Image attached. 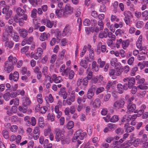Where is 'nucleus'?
I'll return each instance as SVG.
<instances>
[{
	"label": "nucleus",
	"instance_id": "2f4dec72",
	"mask_svg": "<svg viewBox=\"0 0 148 148\" xmlns=\"http://www.w3.org/2000/svg\"><path fill=\"white\" fill-rule=\"evenodd\" d=\"M10 93L9 92L6 93L3 96L4 99L6 101L9 100L10 99Z\"/></svg>",
	"mask_w": 148,
	"mask_h": 148
},
{
	"label": "nucleus",
	"instance_id": "c85d7f7f",
	"mask_svg": "<svg viewBox=\"0 0 148 148\" xmlns=\"http://www.w3.org/2000/svg\"><path fill=\"white\" fill-rule=\"evenodd\" d=\"M78 139V138L75 135V134H74V136L72 139V141L73 142H76V140H77V144L76 145L77 147L78 145L81 143V142L79 141V139Z\"/></svg>",
	"mask_w": 148,
	"mask_h": 148
},
{
	"label": "nucleus",
	"instance_id": "9d476101",
	"mask_svg": "<svg viewBox=\"0 0 148 148\" xmlns=\"http://www.w3.org/2000/svg\"><path fill=\"white\" fill-rule=\"evenodd\" d=\"M19 73L17 71H15L13 75L11 73L9 76V79L10 80L13 79L14 81H17L19 78Z\"/></svg>",
	"mask_w": 148,
	"mask_h": 148
},
{
	"label": "nucleus",
	"instance_id": "a18cd8bd",
	"mask_svg": "<svg viewBox=\"0 0 148 148\" xmlns=\"http://www.w3.org/2000/svg\"><path fill=\"white\" fill-rule=\"evenodd\" d=\"M52 80H53L55 83H58L61 82L62 81V80H61V77L60 76L57 77L55 79H52Z\"/></svg>",
	"mask_w": 148,
	"mask_h": 148
},
{
	"label": "nucleus",
	"instance_id": "7c9ffc66",
	"mask_svg": "<svg viewBox=\"0 0 148 148\" xmlns=\"http://www.w3.org/2000/svg\"><path fill=\"white\" fill-rule=\"evenodd\" d=\"M94 95V94L93 93H92L91 92V91H90L88 90L86 95L88 99H91L92 98Z\"/></svg>",
	"mask_w": 148,
	"mask_h": 148
},
{
	"label": "nucleus",
	"instance_id": "58836bf2",
	"mask_svg": "<svg viewBox=\"0 0 148 148\" xmlns=\"http://www.w3.org/2000/svg\"><path fill=\"white\" fill-rule=\"evenodd\" d=\"M37 12V10L35 8L33 9L32 11L31 16L34 18H36V17Z\"/></svg>",
	"mask_w": 148,
	"mask_h": 148
},
{
	"label": "nucleus",
	"instance_id": "f8f14e48",
	"mask_svg": "<svg viewBox=\"0 0 148 148\" xmlns=\"http://www.w3.org/2000/svg\"><path fill=\"white\" fill-rule=\"evenodd\" d=\"M118 42L119 43H120L121 44H122L123 48L125 49H126V47L128 46L129 44V40H128L122 41V39H120L119 40Z\"/></svg>",
	"mask_w": 148,
	"mask_h": 148
},
{
	"label": "nucleus",
	"instance_id": "a211bd4d",
	"mask_svg": "<svg viewBox=\"0 0 148 148\" xmlns=\"http://www.w3.org/2000/svg\"><path fill=\"white\" fill-rule=\"evenodd\" d=\"M48 34H47L46 33H43L40 37V39L42 41L46 40L48 39Z\"/></svg>",
	"mask_w": 148,
	"mask_h": 148
},
{
	"label": "nucleus",
	"instance_id": "f3484780",
	"mask_svg": "<svg viewBox=\"0 0 148 148\" xmlns=\"http://www.w3.org/2000/svg\"><path fill=\"white\" fill-rule=\"evenodd\" d=\"M98 49H100L101 48V51L102 52H104L106 50V46L104 45H102V43L101 42H99L98 44Z\"/></svg>",
	"mask_w": 148,
	"mask_h": 148
},
{
	"label": "nucleus",
	"instance_id": "13d9d810",
	"mask_svg": "<svg viewBox=\"0 0 148 148\" xmlns=\"http://www.w3.org/2000/svg\"><path fill=\"white\" fill-rule=\"evenodd\" d=\"M94 57V53L93 50L90 49V51L89 58L91 60H93Z\"/></svg>",
	"mask_w": 148,
	"mask_h": 148
},
{
	"label": "nucleus",
	"instance_id": "052dcab7",
	"mask_svg": "<svg viewBox=\"0 0 148 148\" xmlns=\"http://www.w3.org/2000/svg\"><path fill=\"white\" fill-rule=\"evenodd\" d=\"M96 87L94 85H92L91 87L88 90L90 91H91V92L94 94Z\"/></svg>",
	"mask_w": 148,
	"mask_h": 148
},
{
	"label": "nucleus",
	"instance_id": "5701e85b",
	"mask_svg": "<svg viewBox=\"0 0 148 148\" xmlns=\"http://www.w3.org/2000/svg\"><path fill=\"white\" fill-rule=\"evenodd\" d=\"M80 65L85 69H86L88 67V63L86 60H82L80 63Z\"/></svg>",
	"mask_w": 148,
	"mask_h": 148
},
{
	"label": "nucleus",
	"instance_id": "dca6fc26",
	"mask_svg": "<svg viewBox=\"0 0 148 148\" xmlns=\"http://www.w3.org/2000/svg\"><path fill=\"white\" fill-rule=\"evenodd\" d=\"M20 31L21 32L20 36L23 38H25L28 35V32L24 28L20 29Z\"/></svg>",
	"mask_w": 148,
	"mask_h": 148
},
{
	"label": "nucleus",
	"instance_id": "603ef678",
	"mask_svg": "<svg viewBox=\"0 0 148 148\" xmlns=\"http://www.w3.org/2000/svg\"><path fill=\"white\" fill-rule=\"evenodd\" d=\"M83 24L84 26H88L90 24V22L88 19H86L83 22Z\"/></svg>",
	"mask_w": 148,
	"mask_h": 148
},
{
	"label": "nucleus",
	"instance_id": "393cba45",
	"mask_svg": "<svg viewBox=\"0 0 148 148\" xmlns=\"http://www.w3.org/2000/svg\"><path fill=\"white\" fill-rule=\"evenodd\" d=\"M71 99L70 97L68 98L66 100H64L62 102L63 105V106H65L66 104L70 105L71 104Z\"/></svg>",
	"mask_w": 148,
	"mask_h": 148
},
{
	"label": "nucleus",
	"instance_id": "7ed1b4c3",
	"mask_svg": "<svg viewBox=\"0 0 148 148\" xmlns=\"http://www.w3.org/2000/svg\"><path fill=\"white\" fill-rule=\"evenodd\" d=\"M73 8L70 6L66 5L64 8V10L63 12L62 16L64 17H67L68 15L73 12Z\"/></svg>",
	"mask_w": 148,
	"mask_h": 148
},
{
	"label": "nucleus",
	"instance_id": "ddd939ff",
	"mask_svg": "<svg viewBox=\"0 0 148 148\" xmlns=\"http://www.w3.org/2000/svg\"><path fill=\"white\" fill-rule=\"evenodd\" d=\"M108 30L107 28H105L103 32H100L99 33V37L101 38H106L108 36Z\"/></svg>",
	"mask_w": 148,
	"mask_h": 148
},
{
	"label": "nucleus",
	"instance_id": "9b49d317",
	"mask_svg": "<svg viewBox=\"0 0 148 148\" xmlns=\"http://www.w3.org/2000/svg\"><path fill=\"white\" fill-rule=\"evenodd\" d=\"M90 104H92L93 106L95 108L99 107L100 105L101 101L99 98L96 99L93 102L92 100L90 103Z\"/></svg>",
	"mask_w": 148,
	"mask_h": 148
},
{
	"label": "nucleus",
	"instance_id": "79ce46f5",
	"mask_svg": "<svg viewBox=\"0 0 148 148\" xmlns=\"http://www.w3.org/2000/svg\"><path fill=\"white\" fill-rule=\"evenodd\" d=\"M47 108L45 106H43L41 107L40 109V112L42 114H44L47 111Z\"/></svg>",
	"mask_w": 148,
	"mask_h": 148
},
{
	"label": "nucleus",
	"instance_id": "864d4df0",
	"mask_svg": "<svg viewBox=\"0 0 148 148\" xmlns=\"http://www.w3.org/2000/svg\"><path fill=\"white\" fill-rule=\"evenodd\" d=\"M142 15L143 17H145V20H147L148 18L147 17V16H148V11L145 10L142 13Z\"/></svg>",
	"mask_w": 148,
	"mask_h": 148
},
{
	"label": "nucleus",
	"instance_id": "423d86ee",
	"mask_svg": "<svg viewBox=\"0 0 148 148\" xmlns=\"http://www.w3.org/2000/svg\"><path fill=\"white\" fill-rule=\"evenodd\" d=\"M124 15L125 21L127 25H128L130 23V18L132 17V13L130 11H127L124 12Z\"/></svg>",
	"mask_w": 148,
	"mask_h": 148
},
{
	"label": "nucleus",
	"instance_id": "3c124183",
	"mask_svg": "<svg viewBox=\"0 0 148 148\" xmlns=\"http://www.w3.org/2000/svg\"><path fill=\"white\" fill-rule=\"evenodd\" d=\"M74 73L73 71L71 70L69 73V79H72L74 77Z\"/></svg>",
	"mask_w": 148,
	"mask_h": 148
},
{
	"label": "nucleus",
	"instance_id": "1a4fd4ad",
	"mask_svg": "<svg viewBox=\"0 0 148 148\" xmlns=\"http://www.w3.org/2000/svg\"><path fill=\"white\" fill-rule=\"evenodd\" d=\"M75 135L78 139L82 140L86 137V134L85 132H82L81 130H79L76 131Z\"/></svg>",
	"mask_w": 148,
	"mask_h": 148
},
{
	"label": "nucleus",
	"instance_id": "20e7f679",
	"mask_svg": "<svg viewBox=\"0 0 148 148\" xmlns=\"http://www.w3.org/2000/svg\"><path fill=\"white\" fill-rule=\"evenodd\" d=\"M124 103V101L123 100H118L114 103L113 106L115 109L121 108L123 107Z\"/></svg>",
	"mask_w": 148,
	"mask_h": 148
},
{
	"label": "nucleus",
	"instance_id": "473e14b6",
	"mask_svg": "<svg viewBox=\"0 0 148 148\" xmlns=\"http://www.w3.org/2000/svg\"><path fill=\"white\" fill-rule=\"evenodd\" d=\"M104 88L103 87H100L97 88L96 90V94L97 95H98L100 93L103 92L104 90Z\"/></svg>",
	"mask_w": 148,
	"mask_h": 148
},
{
	"label": "nucleus",
	"instance_id": "6ab92c4d",
	"mask_svg": "<svg viewBox=\"0 0 148 148\" xmlns=\"http://www.w3.org/2000/svg\"><path fill=\"white\" fill-rule=\"evenodd\" d=\"M8 61L10 62L11 64L12 65L15 64L17 62L16 58L11 56H10L8 57Z\"/></svg>",
	"mask_w": 148,
	"mask_h": 148
},
{
	"label": "nucleus",
	"instance_id": "4c0bfd02",
	"mask_svg": "<svg viewBox=\"0 0 148 148\" xmlns=\"http://www.w3.org/2000/svg\"><path fill=\"white\" fill-rule=\"evenodd\" d=\"M143 25V23L142 21H139L136 23V27L138 28H141Z\"/></svg>",
	"mask_w": 148,
	"mask_h": 148
},
{
	"label": "nucleus",
	"instance_id": "0eeeda50",
	"mask_svg": "<svg viewBox=\"0 0 148 148\" xmlns=\"http://www.w3.org/2000/svg\"><path fill=\"white\" fill-rule=\"evenodd\" d=\"M16 12L17 14L19 16H23L24 20L25 21L27 20V16L26 14H24V11L23 10L19 7L17 8Z\"/></svg>",
	"mask_w": 148,
	"mask_h": 148
},
{
	"label": "nucleus",
	"instance_id": "bf43d9fd",
	"mask_svg": "<svg viewBox=\"0 0 148 148\" xmlns=\"http://www.w3.org/2000/svg\"><path fill=\"white\" fill-rule=\"evenodd\" d=\"M140 143V140L138 138L136 139L133 143V145L135 147H137L139 145Z\"/></svg>",
	"mask_w": 148,
	"mask_h": 148
},
{
	"label": "nucleus",
	"instance_id": "4d7b16f0",
	"mask_svg": "<svg viewBox=\"0 0 148 148\" xmlns=\"http://www.w3.org/2000/svg\"><path fill=\"white\" fill-rule=\"evenodd\" d=\"M13 27L12 26H9L8 27V34L9 35L12 34V33Z\"/></svg>",
	"mask_w": 148,
	"mask_h": 148
},
{
	"label": "nucleus",
	"instance_id": "4468645a",
	"mask_svg": "<svg viewBox=\"0 0 148 148\" xmlns=\"http://www.w3.org/2000/svg\"><path fill=\"white\" fill-rule=\"evenodd\" d=\"M31 121L30 122L29 121H27L26 122V124L29 126L31 125L32 126H34L36 124V120L34 117H32L31 118Z\"/></svg>",
	"mask_w": 148,
	"mask_h": 148
},
{
	"label": "nucleus",
	"instance_id": "09e8293b",
	"mask_svg": "<svg viewBox=\"0 0 148 148\" xmlns=\"http://www.w3.org/2000/svg\"><path fill=\"white\" fill-rule=\"evenodd\" d=\"M89 80L90 79L86 77L84 78L83 80H82V84L84 86H86L88 84V80Z\"/></svg>",
	"mask_w": 148,
	"mask_h": 148
},
{
	"label": "nucleus",
	"instance_id": "aec40b11",
	"mask_svg": "<svg viewBox=\"0 0 148 148\" xmlns=\"http://www.w3.org/2000/svg\"><path fill=\"white\" fill-rule=\"evenodd\" d=\"M142 36H140L136 43V46L137 47L140 49L141 50H142L143 49L142 47Z\"/></svg>",
	"mask_w": 148,
	"mask_h": 148
},
{
	"label": "nucleus",
	"instance_id": "69168bd1",
	"mask_svg": "<svg viewBox=\"0 0 148 148\" xmlns=\"http://www.w3.org/2000/svg\"><path fill=\"white\" fill-rule=\"evenodd\" d=\"M108 126L111 130L114 129L116 127V125L113 123H109L108 124Z\"/></svg>",
	"mask_w": 148,
	"mask_h": 148
},
{
	"label": "nucleus",
	"instance_id": "2eb2a0df",
	"mask_svg": "<svg viewBox=\"0 0 148 148\" xmlns=\"http://www.w3.org/2000/svg\"><path fill=\"white\" fill-rule=\"evenodd\" d=\"M70 31V26L67 24L66 25L65 28L64 29L63 31L62 32V35L63 36H64L66 35Z\"/></svg>",
	"mask_w": 148,
	"mask_h": 148
},
{
	"label": "nucleus",
	"instance_id": "a878e982",
	"mask_svg": "<svg viewBox=\"0 0 148 148\" xmlns=\"http://www.w3.org/2000/svg\"><path fill=\"white\" fill-rule=\"evenodd\" d=\"M119 119V118L117 115H114L110 119V122L115 123Z\"/></svg>",
	"mask_w": 148,
	"mask_h": 148
},
{
	"label": "nucleus",
	"instance_id": "c03bdc74",
	"mask_svg": "<svg viewBox=\"0 0 148 148\" xmlns=\"http://www.w3.org/2000/svg\"><path fill=\"white\" fill-rule=\"evenodd\" d=\"M98 25L99 26V29L100 30H102L103 28L104 24L103 21L101 20H99L98 23Z\"/></svg>",
	"mask_w": 148,
	"mask_h": 148
},
{
	"label": "nucleus",
	"instance_id": "de8ad7c7",
	"mask_svg": "<svg viewBox=\"0 0 148 148\" xmlns=\"http://www.w3.org/2000/svg\"><path fill=\"white\" fill-rule=\"evenodd\" d=\"M24 18L22 17H20L19 18H18L17 23L18 22L19 23V25L21 26H23L24 24Z\"/></svg>",
	"mask_w": 148,
	"mask_h": 148
},
{
	"label": "nucleus",
	"instance_id": "b1692460",
	"mask_svg": "<svg viewBox=\"0 0 148 148\" xmlns=\"http://www.w3.org/2000/svg\"><path fill=\"white\" fill-rule=\"evenodd\" d=\"M2 134L4 137L6 139L8 138L9 134L8 132L6 130H3L2 132Z\"/></svg>",
	"mask_w": 148,
	"mask_h": 148
},
{
	"label": "nucleus",
	"instance_id": "e2e57ef3",
	"mask_svg": "<svg viewBox=\"0 0 148 148\" xmlns=\"http://www.w3.org/2000/svg\"><path fill=\"white\" fill-rule=\"evenodd\" d=\"M21 138V136L20 135H18L16 138V142L17 144H18L20 142Z\"/></svg>",
	"mask_w": 148,
	"mask_h": 148
},
{
	"label": "nucleus",
	"instance_id": "c756f323",
	"mask_svg": "<svg viewBox=\"0 0 148 148\" xmlns=\"http://www.w3.org/2000/svg\"><path fill=\"white\" fill-rule=\"evenodd\" d=\"M8 33L7 32H5L3 33L2 38L3 41H6L8 40Z\"/></svg>",
	"mask_w": 148,
	"mask_h": 148
},
{
	"label": "nucleus",
	"instance_id": "680f3d73",
	"mask_svg": "<svg viewBox=\"0 0 148 148\" xmlns=\"http://www.w3.org/2000/svg\"><path fill=\"white\" fill-rule=\"evenodd\" d=\"M123 131V130L121 128H118L115 130L116 133L117 134H122Z\"/></svg>",
	"mask_w": 148,
	"mask_h": 148
},
{
	"label": "nucleus",
	"instance_id": "ea45409f",
	"mask_svg": "<svg viewBox=\"0 0 148 148\" xmlns=\"http://www.w3.org/2000/svg\"><path fill=\"white\" fill-rule=\"evenodd\" d=\"M11 119L12 122H17L19 120V118L16 115L12 116L11 118Z\"/></svg>",
	"mask_w": 148,
	"mask_h": 148
},
{
	"label": "nucleus",
	"instance_id": "5fc2aeb1",
	"mask_svg": "<svg viewBox=\"0 0 148 148\" xmlns=\"http://www.w3.org/2000/svg\"><path fill=\"white\" fill-rule=\"evenodd\" d=\"M51 131V129L50 128H48L46 129L44 131V135L45 136H47L50 133Z\"/></svg>",
	"mask_w": 148,
	"mask_h": 148
},
{
	"label": "nucleus",
	"instance_id": "f257e3e1",
	"mask_svg": "<svg viewBox=\"0 0 148 148\" xmlns=\"http://www.w3.org/2000/svg\"><path fill=\"white\" fill-rule=\"evenodd\" d=\"M123 84H119L117 85V88L119 93H122L123 90H126L128 88L131 89L134 86L135 79L134 77H126L123 79Z\"/></svg>",
	"mask_w": 148,
	"mask_h": 148
},
{
	"label": "nucleus",
	"instance_id": "cd10ccee",
	"mask_svg": "<svg viewBox=\"0 0 148 148\" xmlns=\"http://www.w3.org/2000/svg\"><path fill=\"white\" fill-rule=\"evenodd\" d=\"M74 125V123L73 121H70L67 124L66 127L68 129H71L73 127Z\"/></svg>",
	"mask_w": 148,
	"mask_h": 148
},
{
	"label": "nucleus",
	"instance_id": "f03ea898",
	"mask_svg": "<svg viewBox=\"0 0 148 148\" xmlns=\"http://www.w3.org/2000/svg\"><path fill=\"white\" fill-rule=\"evenodd\" d=\"M128 103L127 106V108L128 110L126 113H128L133 112L136 109V106L135 104L133 103L131 101V100L129 99L128 101Z\"/></svg>",
	"mask_w": 148,
	"mask_h": 148
},
{
	"label": "nucleus",
	"instance_id": "0e129e2a",
	"mask_svg": "<svg viewBox=\"0 0 148 148\" xmlns=\"http://www.w3.org/2000/svg\"><path fill=\"white\" fill-rule=\"evenodd\" d=\"M115 71H116L115 75L117 76H119L122 72V69H117Z\"/></svg>",
	"mask_w": 148,
	"mask_h": 148
},
{
	"label": "nucleus",
	"instance_id": "e433bc0d",
	"mask_svg": "<svg viewBox=\"0 0 148 148\" xmlns=\"http://www.w3.org/2000/svg\"><path fill=\"white\" fill-rule=\"evenodd\" d=\"M117 62V60L116 58H112L110 62V64L112 66H115Z\"/></svg>",
	"mask_w": 148,
	"mask_h": 148
},
{
	"label": "nucleus",
	"instance_id": "6e6552de",
	"mask_svg": "<svg viewBox=\"0 0 148 148\" xmlns=\"http://www.w3.org/2000/svg\"><path fill=\"white\" fill-rule=\"evenodd\" d=\"M56 132L55 138L56 141L58 142L61 140V139H63V138L64 137V136L61 130H56Z\"/></svg>",
	"mask_w": 148,
	"mask_h": 148
},
{
	"label": "nucleus",
	"instance_id": "338daca9",
	"mask_svg": "<svg viewBox=\"0 0 148 148\" xmlns=\"http://www.w3.org/2000/svg\"><path fill=\"white\" fill-rule=\"evenodd\" d=\"M134 15L137 18H139L141 16V13L140 12L136 11L134 13Z\"/></svg>",
	"mask_w": 148,
	"mask_h": 148
},
{
	"label": "nucleus",
	"instance_id": "37998d69",
	"mask_svg": "<svg viewBox=\"0 0 148 148\" xmlns=\"http://www.w3.org/2000/svg\"><path fill=\"white\" fill-rule=\"evenodd\" d=\"M53 24V22L49 20H48L47 21V26L49 28H51Z\"/></svg>",
	"mask_w": 148,
	"mask_h": 148
},
{
	"label": "nucleus",
	"instance_id": "72a5a7b5",
	"mask_svg": "<svg viewBox=\"0 0 148 148\" xmlns=\"http://www.w3.org/2000/svg\"><path fill=\"white\" fill-rule=\"evenodd\" d=\"M97 62L99 64V67L101 68L103 67L105 64V61H101L100 58L98 60Z\"/></svg>",
	"mask_w": 148,
	"mask_h": 148
},
{
	"label": "nucleus",
	"instance_id": "412c9836",
	"mask_svg": "<svg viewBox=\"0 0 148 148\" xmlns=\"http://www.w3.org/2000/svg\"><path fill=\"white\" fill-rule=\"evenodd\" d=\"M132 143L129 142H125L121 145V147L123 148H129Z\"/></svg>",
	"mask_w": 148,
	"mask_h": 148
},
{
	"label": "nucleus",
	"instance_id": "f704fd0d",
	"mask_svg": "<svg viewBox=\"0 0 148 148\" xmlns=\"http://www.w3.org/2000/svg\"><path fill=\"white\" fill-rule=\"evenodd\" d=\"M61 141L62 144H68L69 143V138H65V136L63 139H61Z\"/></svg>",
	"mask_w": 148,
	"mask_h": 148
},
{
	"label": "nucleus",
	"instance_id": "bb28decb",
	"mask_svg": "<svg viewBox=\"0 0 148 148\" xmlns=\"http://www.w3.org/2000/svg\"><path fill=\"white\" fill-rule=\"evenodd\" d=\"M47 118L48 120H50L51 121H53L54 120L55 115L53 114L49 113L47 116Z\"/></svg>",
	"mask_w": 148,
	"mask_h": 148
},
{
	"label": "nucleus",
	"instance_id": "39448f33",
	"mask_svg": "<svg viewBox=\"0 0 148 148\" xmlns=\"http://www.w3.org/2000/svg\"><path fill=\"white\" fill-rule=\"evenodd\" d=\"M4 70L9 73L10 71H12L14 69L13 65L11 64L10 62L7 61L4 63Z\"/></svg>",
	"mask_w": 148,
	"mask_h": 148
},
{
	"label": "nucleus",
	"instance_id": "774afa93",
	"mask_svg": "<svg viewBox=\"0 0 148 148\" xmlns=\"http://www.w3.org/2000/svg\"><path fill=\"white\" fill-rule=\"evenodd\" d=\"M91 15L94 18H96L97 16V12L95 11H92L91 12Z\"/></svg>",
	"mask_w": 148,
	"mask_h": 148
},
{
	"label": "nucleus",
	"instance_id": "6e6d98bb",
	"mask_svg": "<svg viewBox=\"0 0 148 148\" xmlns=\"http://www.w3.org/2000/svg\"><path fill=\"white\" fill-rule=\"evenodd\" d=\"M43 51L42 50V49L41 48H39L37 50V52L36 54L38 55V57H41V55L42 54Z\"/></svg>",
	"mask_w": 148,
	"mask_h": 148
},
{
	"label": "nucleus",
	"instance_id": "a19ab883",
	"mask_svg": "<svg viewBox=\"0 0 148 148\" xmlns=\"http://www.w3.org/2000/svg\"><path fill=\"white\" fill-rule=\"evenodd\" d=\"M111 97V95L110 93H107L104 97V101H108Z\"/></svg>",
	"mask_w": 148,
	"mask_h": 148
},
{
	"label": "nucleus",
	"instance_id": "8fccbe9b",
	"mask_svg": "<svg viewBox=\"0 0 148 148\" xmlns=\"http://www.w3.org/2000/svg\"><path fill=\"white\" fill-rule=\"evenodd\" d=\"M17 126L16 125H13L12 126H11L10 128L11 131L12 132H16L17 131Z\"/></svg>",
	"mask_w": 148,
	"mask_h": 148
},
{
	"label": "nucleus",
	"instance_id": "c9c22d12",
	"mask_svg": "<svg viewBox=\"0 0 148 148\" xmlns=\"http://www.w3.org/2000/svg\"><path fill=\"white\" fill-rule=\"evenodd\" d=\"M64 10H57L56 11V13L57 15L58 16L60 17L61 16H62Z\"/></svg>",
	"mask_w": 148,
	"mask_h": 148
},
{
	"label": "nucleus",
	"instance_id": "49530a36",
	"mask_svg": "<svg viewBox=\"0 0 148 148\" xmlns=\"http://www.w3.org/2000/svg\"><path fill=\"white\" fill-rule=\"evenodd\" d=\"M118 3L117 1H115L114 2L113 6L114 8V10H113V12L114 13H116L117 12V8L118 7Z\"/></svg>",
	"mask_w": 148,
	"mask_h": 148
},
{
	"label": "nucleus",
	"instance_id": "4be33fe9",
	"mask_svg": "<svg viewBox=\"0 0 148 148\" xmlns=\"http://www.w3.org/2000/svg\"><path fill=\"white\" fill-rule=\"evenodd\" d=\"M130 120L131 119L130 118V115L127 116L126 115H125L123 116L121 121L123 122L125 121L129 122Z\"/></svg>",
	"mask_w": 148,
	"mask_h": 148
}]
</instances>
